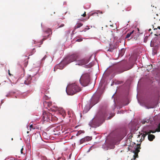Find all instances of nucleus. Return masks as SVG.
Here are the masks:
<instances>
[{
	"label": "nucleus",
	"mask_w": 160,
	"mask_h": 160,
	"mask_svg": "<svg viewBox=\"0 0 160 160\" xmlns=\"http://www.w3.org/2000/svg\"><path fill=\"white\" fill-rule=\"evenodd\" d=\"M109 136H112V138L110 139H107L106 140L104 144L103 145L104 149L106 150L114 148L115 147L114 145L120 136L117 133H111Z\"/></svg>",
	"instance_id": "1"
},
{
	"label": "nucleus",
	"mask_w": 160,
	"mask_h": 160,
	"mask_svg": "<svg viewBox=\"0 0 160 160\" xmlns=\"http://www.w3.org/2000/svg\"><path fill=\"white\" fill-rule=\"evenodd\" d=\"M81 90V89L76 83L68 85L66 88V91L68 94L73 95Z\"/></svg>",
	"instance_id": "2"
},
{
	"label": "nucleus",
	"mask_w": 160,
	"mask_h": 160,
	"mask_svg": "<svg viewBox=\"0 0 160 160\" xmlns=\"http://www.w3.org/2000/svg\"><path fill=\"white\" fill-rule=\"evenodd\" d=\"M89 81V75L88 73H85L82 75L80 79L81 84L84 87L87 86Z\"/></svg>",
	"instance_id": "3"
},
{
	"label": "nucleus",
	"mask_w": 160,
	"mask_h": 160,
	"mask_svg": "<svg viewBox=\"0 0 160 160\" xmlns=\"http://www.w3.org/2000/svg\"><path fill=\"white\" fill-rule=\"evenodd\" d=\"M53 116L49 112L44 111L42 115V120L43 122H48L52 120Z\"/></svg>",
	"instance_id": "4"
},
{
	"label": "nucleus",
	"mask_w": 160,
	"mask_h": 160,
	"mask_svg": "<svg viewBox=\"0 0 160 160\" xmlns=\"http://www.w3.org/2000/svg\"><path fill=\"white\" fill-rule=\"evenodd\" d=\"M80 57V55L78 53H74L68 57L67 58V61L68 63L74 61L78 62V59Z\"/></svg>",
	"instance_id": "5"
},
{
	"label": "nucleus",
	"mask_w": 160,
	"mask_h": 160,
	"mask_svg": "<svg viewBox=\"0 0 160 160\" xmlns=\"http://www.w3.org/2000/svg\"><path fill=\"white\" fill-rule=\"evenodd\" d=\"M89 62V60L87 58H81L80 56V57L78 59L77 64L79 65H82L88 63Z\"/></svg>",
	"instance_id": "6"
},
{
	"label": "nucleus",
	"mask_w": 160,
	"mask_h": 160,
	"mask_svg": "<svg viewBox=\"0 0 160 160\" xmlns=\"http://www.w3.org/2000/svg\"><path fill=\"white\" fill-rule=\"evenodd\" d=\"M131 68H125L123 66L120 65L118 67L116 70L115 72L116 74H120L123 72L130 69Z\"/></svg>",
	"instance_id": "7"
},
{
	"label": "nucleus",
	"mask_w": 160,
	"mask_h": 160,
	"mask_svg": "<svg viewBox=\"0 0 160 160\" xmlns=\"http://www.w3.org/2000/svg\"><path fill=\"white\" fill-rule=\"evenodd\" d=\"M144 104L146 108L148 109L153 108H154V105L152 102L151 101H147L144 102Z\"/></svg>",
	"instance_id": "8"
},
{
	"label": "nucleus",
	"mask_w": 160,
	"mask_h": 160,
	"mask_svg": "<svg viewBox=\"0 0 160 160\" xmlns=\"http://www.w3.org/2000/svg\"><path fill=\"white\" fill-rule=\"evenodd\" d=\"M46 32H47L48 33H49V34L47 36H44L43 38L42 39V40L41 41V44H42V42L44 40L47 39L48 38H49V37L50 35V33H51V34H52V31L51 30L50 28L48 29H47V30L46 31Z\"/></svg>",
	"instance_id": "9"
},
{
	"label": "nucleus",
	"mask_w": 160,
	"mask_h": 160,
	"mask_svg": "<svg viewBox=\"0 0 160 160\" xmlns=\"http://www.w3.org/2000/svg\"><path fill=\"white\" fill-rule=\"evenodd\" d=\"M43 105L46 108L48 109V108H50L53 105L51 102L44 101L43 102Z\"/></svg>",
	"instance_id": "10"
},
{
	"label": "nucleus",
	"mask_w": 160,
	"mask_h": 160,
	"mask_svg": "<svg viewBox=\"0 0 160 160\" xmlns=\"http://www.w3.org/2000/svg\"><path fill=\"white\" fill-rule=\"evenodd\" d=\"M48 110L50 111L55 112L58 110V108L55 105H52L50 108H48Z\"/></svg>",
	"instance_id": "11"
},
{
	"label": "nucleus",
	"mask_w": 160,
	"mask_h": 160,
	"mask_svg": "<svg viewBox=\"0 0 160 160\" xmlns=\"http://www.w3.org/2000/svg\"><path fill=\"white\" fill-rule=\"evenodd\" d=\"M32 80V78L31 76L28 77L26 80L24 81V83L25 84L28 85L31 83Z\"/></svg>",
	"instance_id": "12"
},
{
	"label": "nucleus",
	"mask_w": 160,
	"mask_h": 160,
	"mask_svg": "<svg viewBox=\"0 0 160 160\" xmlns=\"http://www.w3.org/2000/svg\"><path fill=\"white\" fill-rule=\"evenodd\" d=\"M99 114L102 118H104L107 115L106 112L105 111H101L99 112Z\"/></svg>",
	"instance_id": "13"
},
{
	"label": "nucleus",
	"mask_w": 160,
	"mask_h": 160,
	"mask_svg": "<svg viewBox=\"0 0 160 160\" xmlns=\"http://www.w3.org/2000/svg\"><path fill=\"white\" fill-rule=\"evenodd\" d=\"M141 149L140 144H138L137 145V147L135 149V150L133 151V152L134 153L138 154V152H140V149Z\"/></svg>",
	"instance_id": "14"
},
{
	"label": "nucleus",
	"mask_w": 160,
	"mask_h": 160,
	"mask_svg": "<svg viewBox=\"0 0 160 160\" xmlns=\"http://www.w3.org/2000/svg\"><path fill=\"white\" fill-rule=\"evenodd\" d=\"M141 123L143 124H145L146 123H148L149 124H150L151 123V122H150V121L149 120V119H144L142 120L141 121Z\"/></svg>",
	"instance_id": "15"
},
{
	"label": "nucleus",
	"mask_w": 160,
	"mask_h": 160,
	"mask_svg": "<svg viewBox=\"0 0 160 160\" xmlns=\"http://www.w3.org/2000/svg\"><path fill=\"white\" fill-rule=\"evenodd\" d=\"M89 137H87L86 138H83L81 139L80 140V144H82L83 142H85L86 141H89Z\"/></svg>",
	"instance_id": "16"
},
{
	"label": "nucleus",
	"mask_w": 160,
	"mask_h": 160,
	"mask_svg": "<svg viewBox=\"0 0 160 160\" xmlns=\"http://www.w3.org/2000/svg\"><path fill=\"white\" fill-rule=\"evenodd\" d=\"M155 136L153 134H148V138L149 141H151L155 138Z\"/></svg>",
	"instance_id": "17"
},
{
	"label": "nucleus",
	"mask_w": 160,
	"mask_h": 160,
	"mask_svg": "<svg viewBox=\"0 0 160 160\" xmlns=\"http://www.w3.org/2000/svg\"><path fill=\"white\" fill-rule=\"evenodd\" d=\"M99 97L98 96L97 97H93L92 99V101H95V102L94 103V104L95 105L99 101Z\"/></svg>",
	"instance_id": "18"
},
{
	"label": "nucleus",
	"mask_w": 160,
	"mask_h": 160,
	"mask_svg": "<svg viewBox=\"0 0 160 160\" xmlns=\"http://www.w3.org/2000/svg\"><path fill=\"white\" fill-rule=\"evenodd\" d=\"M134 32V30L132 31V32H128L127 33L126 36V38H129L131 36L132 37V35L133 33V32Z\"/></svg>",
	"instance_id": "19"
},
{
	"label": "nucleus",
	"mask_w": 160,
	"mask_h": 160,
	"mask_svg": "<svg viewBox=\"0 0 160 160\" xmlns=\"http://www.w3.org/2000/svg\"><path fill=\"white\" fill-rule=\"evenodd\" d=\"M149 132H148V131H145L144 132V133L142 136L143 138L142 140V141L144 140L146 136V135H148V134H149Z\"/></svg>",
	"instance_id": "20"
},
{
	"label": "nucleus",
	"mask_w": 160,
	"mask_h": 160,
	"mask_svg": "<svg viewBox=\"0 0 160 160\" xmlns=\"http://www.w3.org/2000/svg\"><path fill=\"white\" fill-rule=\"evenodd\" d=\"M83 25V24L81 23H77L75 26V29H77L80 28Z\"/></svg>",
	"instance_id": "21"
},
{
	"label": "nucleus",
	"mask_w": 160,
	"mask_h": 160,
	"mask_svg": "<svg viewBox=\"0 0 160 160\" xmlns=\"http://www.w3.org/2000/svg\"><path fill=\"white\" fill-rule=\"evenodd\" d=\"M98 12H95L94 13H92L91 14H92V15H93V16H98V13H101V14H102V11H98Z\"/></svg>",
	"instance_id": "22"
},
{
	"label": "nucleus",
	"mask_w": 160,
	"mask_h": 160,
	"mask_svg": "<svg viewBox=\"0 0 160 160\" xmlns=\"http://www.w3.org/2000/svg\"><path fill=\"white\" fill-rule=\"evenodd\" d=\"M125 52V50L124 49H122L121 51L119 53V55L120 56H122Z\"/></svg>",
	"instance_id": "23"
},
{
	"label": "nucleus",
	"mask_w": 160,
	"mask_h": 160,
	"mask_svg": "<svg viewBox=\"0 0 160 160\" xmlns=\"http://www.w3.org/2000/svg\"><path fill=\"white\" fill-rule=\"evenodd\" d=\"M134 155L133 156V159L135 160L136 158L138 157V154L136 153H134Z\"/></svg>",
	"instance_id": "24"
},
{
	"label": "nucleus",
	"mask_w": 160,
	"mask_h": 160,
	"mask_svg": "<svg viewBox=\"0 0 160 160\" xmlns=\"http://www.w3.org/2000/svg\"><path fill=\"white\" fill-rule=\"evenodd\" d=\"M156 131L158 132H160V122L158 125V128L156 129Z\"/></svg>",
	"instance_id": "25"
},
{
	"label": "nucleus",
	"mask_w": 160,
	"mask_h": 160,
	"mask_svg": "<svg viewBox=\"0 0 160 160\" xmlns=\"http://www.w3.org/2000/svg\"><path fill=\"white\" fill-rule=\"evenodd\" d=\"M156 129V130L155 131H151V130H150L149 131H148V132H149V134H150L152 132V133H154V132H157L156 131V129Z\"/></svg>",
	"instance_id": "26"
},
{
	"label": "nucleus",
	"mask_w": 160,
	"mask_h": 160,
	"mask_svg": "<svg viewBox=\"0 0 160 160\" xmlns=\"http://www.w3.org/2000/svg\"><path fill=\"white\" fill-rule=\"evenodd\" d=\"M64 26V24H61L60 26H58V28H57V29L58 28H62V27H63V26Z\"/></svg>",
	"instance_id": "27"
},
{
	"label": "nucleus",
	"mask_w": 160,
	"mask_h": 160,
	"mask_svg": "<svg viewBox=\"0 0 160 160\" xmlns=\"http://www.w3.org/2000/svg\"><path fill=\"white\" fill-rule=\"evenodd\" d=\"M82 40V38H79L77 39L76 41L77 42H80Z\"/></svg>",
	"instance_id": "28"
},
{
	"label": "nucleus",
	"mask_w": 160,
	"mask_h": 160,
	"mask_svg": "<svg viewBox=\"0 0 160 160\" xmlns=\"http://www.w3.org/2000/svg\"><path fill=\"white\" fill-rule=\"evenodd\" d=\"M30 131H31V129L32 128L33 129H35V128H33V125L32 124H31L30 126Z\"/></svg>",
	"instance_id": "29"
},
{
	"label": "nucleus",
	"mask_w": 160,
	"mask_h": 160,
	"mask_svg": "<svg viewBox=\"0 0 160 160\" xmlns=\"http://www.w3.org/2000/svg\"><path fill=\"white\" fill-rule=\"evenodd\" d=\"M159 32H160L158 31V32H157L154 35L156 36H158L159 35Z\"/></svg>",
	"instance_id": "30"
},
{
	"label": "nucleus",
	"mask_w": 160,
	"mask_h": 160,
	"mask_svg": "<svg viewBox=\"0 0 160 160\" xmlns=\"http://www.w3.org/2000/svg\"><path fill=\"white\" fill-rule=\"evenodd\" d=\"M148 37H146L144 39V42H147V39L148 38Z\"/></svg>",
	"instance_id": "31"
},
{
	"label": "nucleus",
	"mask_w": 160,
	"mask_h": 160,
	"mask_svg": "<svg viewBox=\"0 0 160 160\" xmlns=\"http://www.w3.org/2000/svg\"><path fill=\"white\" fill-rule=\"evenodd\" d=\"M23 148H22L21 150V154H24L23 152Z\"/></svg>",
	"instance_id": "32"
},
{
	"label": "nucleus",
	"mask_w": 160,
	"mask_h": 160,
	"mask_svg": "<svg viewBox=\"0 0 160 160\" xmlns=\"http://www.w3.org/2000/svg\"><path fill=\"white\" fill-rule=\"evenodd\" d=\"M82 16L85 17L86 16V12H84V13L81 15Z\"/></svg>",
	"instance_id": "33"
},
{
	"label": "nucleus",
	"mask_w": 160,
	"mask_h": 160,
	"mask_svg": "<svg viewBox=\"0 0 160 160\" xmlns=\"http://www.w3.org/2000/svg\"><path fill=\"white\" fill-rule=\"evenodd\" d=\"M89 28H85L84 30H83V31H84V32H85L87 30H88V29Z\"/></svg>",
	"instance_id": "34"
},
{
	"label": "nucleus",
	"mask_w": 160,
	"mask_h": 160,
	"mask_svg": "<svg viewBox=\"0 0 160 160\" xmlns=\"http://www.w3.org/2000/svg\"><path fill=\"white\" fill-rule=\"evenodd\" d=\"M8 74L10 76H11V74H10V70H8Z\"/></svg>",
	"instance_id": "35"
},
{
	"label": "nucleus",
	"mask_w": 160,
	"mask_h": 160,
	"mask_svg": "<svg viewBox=\"0 0 160 160\" xmlns=\"http://www.w3.org/2000/svg\"><path fill=\"white\" fill-rule=\"evenodd\" d=\"M91 121L89 122V125H90V126H92V124H91Z\"/></svg>",
	"instance_id": "36"
},
{
	"label": "nucleus",
	"mask_w": 160,
	"mask_h": 160,
	"mask_svg": "<svg viewBox=\"0 0 160 160\" xmlns=\"http://www.w3.org/2000/svg\"><path fill=\"white\" fill-rule=\"evenodd\" d=\"M46 56V55H45V56H44V57L42 58V59H43V60H44V59H45V58Z\"/></svg>",
	"instance_id": "37"
},
{
	"label": "nucleus",
	"mask_w": 160,
	"mask_h": 160,
	"mask_svg": "<svg viewBox=\"0 0 160 160\" xmlns=\"http://www.w3.org/2000/svg\"><path fill=\"white\" fill-rule=\"evenodd\" d=\"M151 31V29H150L149 30V32H150V31Z\"/></svg>",
	"instance_id": "38"
},
{
	"label": "nucleus",
	"mask_w": 160,
	"mask_h": 160,
	"mask_svg": "<svg viewBox=\"0 0 160 160\" xmlns=\"http://www.w3.org/2000/svg\"><path fill=\"white\" fill-rule=\"evenodd\" d=\"M142 138H141L140 139V140L141 142V141H142Z\"/></svg>",
	"instance_id": "39"
},
{
	"label": "nucleus",
	"mask_w": 160,
	"mask_h": 160,
	"mask_svg": "<svg viewBox=\"0 0 160 160\" xmlns=\"http://www.w3.org/2000/svg\"><path fill=\"white\" fill-rule=\"evenodd\" d=\"M107 7H108V8H109V7L108 5H107Z\"/></svg>",
	"instance_id": "40"
},
{
	"label": "nucleus",
	"mask_w": 160,
	"mask_h": 160,
	"mask_svg": "<svg viewBox=\"0 0 160 160\" xmlns=\"http://www.w3.org/2000/svg\"><path fill=\"white\" fill-rule=\"evenodd\" d=\"M29 131H27V133H29Z\"/></svg>",
	"instance_id": "41"
},
{
	"label": "nucleus",
	"mask_w": 160,
	"mask_h": 160,
	"mask_svg": "<svg viewBox=\"0 0 160 160\" xmlns=\"http://www.w3.org/2000/svg\"><path fill=\"white\" fill-rule=\"evenodd\" d=\"M89 18V16H88V18Z\"/></svg>",
	"instance_id": "42"
},
{
	"label": "nucleus",
	"mask_w": 160,
	"mask_h": 160,
	"mask_svg": "<svg viewBox=\"0 0 160 160\" xmlns=\"http://www.w3.org/2000/svg\"><path fill=\"white\" fill-rule=\"evenodd\" d=\"M91 67V66H89V67Z\"/></svg>",
	"instance_id": "43"
},
{
	"label": "nucleus",
	"mask_w": 160,
	"mask_h": 160,
	"mask_svg": "<svg viewBox=\"0 0 160 160\" xmlns=\"http://www.w3.org/2000/svg\"><path fill=\"white\" fill-rule=\"evenodd\" d=\"M159 35H160V33L159 34Z\"/></svg>",
	"instance_id": "44"
}]
</instances>
